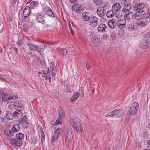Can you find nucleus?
I'll return each instance as SVG.
<instances>
[{
  "instance_id": "obj_23",
  "label": "nucleus",
  "mask_w": 150,
  "mask_h": 150,
  "mask_svg": "<svg viewBox=\"0 0 150 150\" xmlns=\"http://www.w3.org/2000/svg\"><path fill=\"white\" fill-rule=\"evenodd\" d=\"M26 117L24 116L19 121L20 124L21 125L27 128L28 126L27 121H26Z\"/></svg>"
},
{
  "instance_id": "obj_24",
  "label": "nucleus",
  "mask_w": 150,
  "mask_h": 150,
  "mask_svg": "<svg viewBox=\"0 0 150 150\" xmlns=\"http://www.w3.org/2000/svg\"><path fill=\"white\" fill-rule=\"evenodd\" d=\"M27 45L30 50L32 51H37L38 47L36 45H34L30 42H28Z\"/></svg>"
},
{
  "instance_id": "obj_61",
  "label": "nucleus",
  "mask_w": 150,
  "mask_h": 150,
  "mask_svg": "<svg viewBox=\"0 0 150 150\" xmlns=\"http://www.w3.org/2000/svg\"><path fill=\"white\" fill-rule=\"evenodd\" d=\"M147 143L149 145H150V138L149 139V140L147 141Z\"/></svg>"
},
{
  "instance_id": "obj_34",
  "label": "nucleus",
  "mask_w": 150,
  "mask_h": 150,
  "mask_svg": "<svg viewBox=\"0 0 150 150\" xmlns=\"http://www.w3.org/2000/svg\"><path fill=\"white\" fill-rule=\"evenodd\" d=\"M22 110H17L13 113L14 117H21L22 115V113L21 112Z\"/></svg>"
},
{
  "instance_id": "obj_50",
  "label": "nucleus",
  "mask_w": 150,
  "mask_h": 150,
  "mask_svg": "<svg viewBox=\"0 0 150 150\" xmlns=\"http://www.w3.org/2000/svg\"><path fill=\"white\" fill-rule=\"evenodd\" d=\"M108 37V36L107 34H104L102 37V39L103 40H106Z\"/></svg>"
},
{
  "instance_id": "obj_35",
  "label": "nucleus",
  "mask_w": 150,
  "mask_h": 150,
  "mask_svg": "<svg viewBox=\"0 0 150 150\" xmlns=\"http://www.w3.org/2000/svg\"><path fill=\"white\" fill-rule=\"evenodd\" d=\"M113 11L109 10L106 13V15L109 18H112L114 16V15H115V13Z\"/></svg>"
},
{
  "instance_id": "obj_10",
  "label": "nucleus",
  "mask_w": 150,
  "mask_h": 150,
  "mask_svg": "<svg viewBox=\"0 0 150 150\" xmlns=\"http://www.w3.org/2000/svg\"><path fill=\"white\" fill-rule=\"evenodd\" d=\"M62 129L60 128H57L54 132V134L52 138V141L54 142L57 140L58 138L61 135V132Z\"/></svg>"
},
{
  "instance_id": "obj_54",
  "label": "nucleus",
  "mask_w": 150,
  "mask_h": 150,
  "mask_svg": "<svg viewBox=\"0 0 150 150\" xmlns=\"http://www.w3.org/2000/svg\"><path fill=\"white\" fill-rule=\"evenodd\" d=\"M129 10L125 8H123L122 10V12L125 13L127 12Z\"/></svg>"
},
{
  "instance_id": "obj_22",
  "label": "nucleus",
  "mask_w": 150,
  "mask_h": 150,
  "mask_svg": "<svg viewBox=\"0 0 150 150\" xmlns=\"http://www.w3.org/2000/svg\"><path fill=\"white\" fill-rule=\"evenodd\" d=\"M45 16L44 15H40L38 16L37 20L39 23H41L44 25L47 24L44 21Z\"/></svg>"
},
{
  "instance_id": "obj_14",
  "label": "nucleus",
  "mask_w": 150,
  "mask_h": 150,
  "mask_svg": "<svg viewBox=\"0 0 150 150\" xmlns=\"http://www.w3.org/2000/svg\"><path fill=\"white\" fill-rule=\"evenodd\" d=\"M92 16H90L89 13L88 12H84L82 15V18L85 22L89 21Z\"/></svg>"
},
{
  "instance_id": "obj_1",
  "label": "nucleus",
  "mask_w": 150,
  "mask_h": 150,
  "mask_svg": "<svg viewBox=\"0 0 150 150\" xmlns=\"http://www.w3.org/2000/svg\"><path fill=\"white\" fill-rule=\"evenodd\" d=\"M24 137V134L19 133L16 134V137L11 139L10 141L11 144L15 146H21L22 144V139Z\"/></svg>"
},
{
  "instance_id": "obj_29",
  "label": "nucleus",
  "mask_w": 150,
  "mask_h": 150,
  "mask_svg": "<svg viewBox=\"0 0 150 150\" xmlns=\"http://www.w3.org/2000/svg\"><path fill=\"white\" fill-rule=\"evenodd\" d=\"M63 117V115L62 114H60L59 113V117L54 123L55 125H56L58 124H62Z\"/></svg>"
},
{
  "instance_id": "obj_9",
  "label": "nucleus",
  "mask_w": 150,
  "mask_h": 150,
  "mask_svg": "<svg viewBox=\"0 0 150 150\" xmlns=\"http://www.w3.org/2000/svg\"><path fill=\"white\" fill-rule=\"evenodd\" d=\"M98 19L96 16H92L88 21V24L91 26L94 27L98 25Z\"/></svg>"
},
{
  "instance_id": "obj_63",
  "label": "nucleus",
  "mask_w": 150,
  "mask_h": 150,
  "mask_svg": "<svg viewBox=\"0 0 150 150\" xmlns=\"http://www.w3.org/2000/svg\"><path fill=\"white\" fill-rule=\"evenodd\" d=\"M114 2H116L117 1V0H112Z\"/></svg>"
},
{
  "instance_id": "obj_40",
  "label": "nucleus",
  "mask_w": 150,
  "mask_h": 150,
  "mask_svg": "<svg viewBox=\"0 0 150 150\" xmlns=\"http://www.w3.org/2000/svg\"><path fill=\"white\" fill-rule=\"evenodd\" d=\"M46 45H42L38 47L37 50L38 52L42 51L45 48Z\"/></svg>"
},
{
  "instance_id": "obj_28",
  "label": "nucleus",
  "mask_w": 150,
  "mask_h": 150,
  "mask_svg": "<svg viewBox=\"0 0 150 150\" xmlns=\"http://www.w3.org/2000/svg\"><path fill=\"white\" fill-rule=\"evenodd\" d=\"M20 129V127L19 125L16 124L13 125L11 128V131L13 134L14 133H16L18 132Z\"/></svg>"
},
{
  "instance_id": "obj_49",
  "label": "nucleus",
  "mask_w": 150,
  "mask_h": 150,
  "mask_svg": "<svg viewBox=\"0 0 150 150\" xmlns=\"http://www.w3.org/2000/svg\"><path fill=\"white\" fill-rule=\"evenodd\" d=\"M68 26L69 28V30H70V31L71 32V34L72 35L74 34V32L73 31L72 28H71L70 22H69L68 23Z\"/></svg>"
},
{
  "instance_id": "obj_15",
  "label": "nucleus",
  "mask_w": 150,
  "mask_h": 150,
  "mask_svg": "<svg viewBox=\"0 0 150 150\" xmlns=\"http://www.w3.org/2000/svg\"><path fill=\"white\" fill-rule=\"evenodd\" d=\"M106 12V11L105 10V9H104L103 8L101 7L98 8L97 11L98 15L100 17L103 16L105 15Z\"/></svg>"
},
{
  "instance_id": "obj_3",
  "label": "nucleus",
  "mask_w": 150,
  "mask_h": 150,
  "mask_svg": "<svg viewBox=\"0 0 150 150\" xmlns=\"http://www.w3.org/2000/svg\"><path fill=\"white\" fill-rule=\"evenodd\" d=\"M106 115L107 117L116 118L120 117L125 114V110L122 109H117L108 113Z\"/></svg>"
},
{
  "instance_id": "obj_8",
  "label": "nucleus",
  "mask_w": 150,
  "mask_h": 150,
  "mask_svg": "<svg viewBox=\"0 0 150 150\" xmlns=\"http://www.w3.org/2000/svg\"><path fill=\"white\" fill-rule=\"evenodd\" d=\"M71 9L73 11H75L78 14H81L83 11L82 6L78 4H75L73 5Z\"/></svg>"
},
{
  "instance_id": "obj_33",
  "label": "nucleus",
  "mask_w": 150,
  "mask_h": 150,
  "mask_svg": "<svg viewBox=\"0 0 150 150\" xmlns=\"http://www.w3.org/2000/svg\"><path fill=\"white\" fill-rule=\"evenodd\" d=\"M14 117L13 113L12 114L11 112L9 111H8L6 114V117L7 119L9 120H12Z\"/></svg>"
},
{
  "instance_id": "obj_59",
  "label": "nucleus",
  "mask_w": 150,
  "mask_h": 150,
  "mask_svg": "<svg viewBox=\"0 0 150 150\" xmlns=\"http://www.w3.org/2000/svg\"><path fill=\"white\" fill-rule=\"evenodd\" d=\"M86 67L87 69H89L90 67L88 65H87V64H86Z\"/></svg>"
},
{
  "instance_id": "obj_45",
  "label": "nucleus",
  "mask_w": 150,
  "mask_h": 150,
  "mask_svg": "<svg viewBox=\"0 0 150 150\" xmlns=\"http://www.w3.org/2000/svg\"><path fill=\"white\" fill-rule=\"evenodd\" d=\"M109 7V4L108 3H106L103 4L101 7L103 8L105 10V9H107Z\"/></svg>"
},
{
  "instance_id": "obj_42",
  "label": "nucleus",
  "mask_w": 150,
  "mask_h": 150,
  "mask_svg": "<svg viewBox=\"0 0 150 150\" xmlns=\"http://www.w3.org/2000/svg\"><path fill=\"white\" fill-rule=\"evenodd\" d=\"M8 97V95H6L3 93L1 99L2 100L4 101H7Z\"/></svg>"
},
{
  "instance_id": "obj_16",
  "label": "nucleus",
  "mask_w": 150,
  "mask_h": 150,
  "mask_svg": "<svg viewBox=\"0 0 150 150\" xmlns=\"http://www.w3.org/2000/svg\"><path fill=\"white\" fill-rule=\"evenodd\" d=\"M50 71H52V75L53 76H55L57 74V69L54 67V62H51L50 65Z\"/></svg>"
},
{
  "instance_id": "obj_27",
  "label": "nucleus",
  "mask_w": 150,
  "mask_h": 150,
  "mask_svg": "<svg viewBox=\"0 0 150 150\" xmlns=\"http://www.w3.org/2000/svg\"><path fill=\"white\" fill-rule=\"evenodd\" d=\"M115 20L112 19L111 20H109L108 21V26L111 28H114L116 26V23L114 22Z\"/></svg>"
},
{
  "instance_id": "obj_5",
  "label": "nucleus",
  "mask_w": 150,
  "mask_h": 150,
  "mask_svg": "<svg viewBox=\"0 0 150 150\" xmlns=\"http://www.w3.org/2000/svg\"><path fill=\"white\" fill-rule=\"evenodd\" d=\"M120 5L119 3H117L115 4L112 7V10L115 13V16L117 18H120L122 15V14L121 13H120L119 11L121 8Z\"/></svg>"
},
{
  "instance_id": "obj_39",
  "label": "nucleus",
  "mask_w": 150,
  "mask_h": 150,
  "mask_svg": "<svg viewBox=\"0 0 150 150\" xmlns=\"http://www.w3.org/2000/svg\"><path fill=\"white\" fill-rule=\"evenodd\" d=\"M16 97L15 96H12L11 97H9L7 101L8 102L12 103L14 101V100L16 99Z\"/></svg>"
},
{
  "instance_id": "obj_60",
  "label": "nucleus",
  "mask_w": 150,
  "mask_h": 150,
  "mask_svg": "<svg viewBox=\"0 0 150 150\" xmlns=\"http://www.w3.org/2000/svg\"><path fill=\"white\" fill-rule=\"evenodd\" d=\"M123 8H125L127 9V10H130V9H129V8H128L126 6H124Z\"/></svg>"
},
{
  "instance_id": "obj_6",
  "label": "nucleus",
  "mask_w": 150,
  "mask_h": 150,
  "mask_svg": "<svg viewBox=\"0 0 150 150\" xmlns=\"http://www.w3.org/2000/svg\"><path fill=\"white\" fill-rule=\"evenodd\" d=\"M138 109V103L137 102H134L129 109V114L131 115H135L137 112Z\"/></svg>"
},
{
  "instance_id": "obj_26",
  "label": "nucleus",
  "mask_w": 150,
  "mask_h": 150,
  "mask_svg": "<svg viewBox=\"0 0 150 150\" xmlns=\"http://www.w3.org/2000/svg\"><path fill=\"white\" fill-rule=\"evenodd\" d=\"M149 43L148 42L143 39L140 43L139 46L143 49H146Z\"/></svg>"
},
{
  "instance_id": "obj_20",
  "label": "nucleus",
  "mask_w": 150,
  "mask_h": 150,
  "mask_svg": "<svg viewBox=\"0 0 150 150\" xmlns=\"http://www.w3.org/2000/svg\"><path fill=\"white\" fill-rule=\"evenodd\" d=\"M107 28V26L105 24L102 23L99 25L98 28V31L100 33H104L105 32Z\"/></svg>"
},
{
  "instance_id": "obj_62",
  "label": "nucleus",
  "mask_w": 150,
  "mask_h": 150,
  "mask_svg": "<svg viewBox=\"0 0 150 150\" xmlns=\"http://www.w3.org/2000/svg\"><path fill=\"white\" fill-rule=\"evenodd\" d=\"M92 91V93H93L94 92V89H93V91Z\"/></svg>"
},
{
  "instance_id": "obj_58",
  "label": "nucleus",
  "mask_w": 150,
  "mask_h": 150,
  "mask_svg": "<svg viewBox=\"0 0 150 150\" xmlns=\"http://www.w3.org/2000/svg\"><path fill=\"white\" fill-rule=\"evenodd\" d=\"M111 38L112 39V40H114L116 38L115 37V36H113L112 35V36H111Z\"/></svg>"
},
{
  "instance_id": "obj_32",
  "label": "nucleus",
  "mask_w": 150,
  "mask_h": 150,
  "mask_svg": "<svg viewBox=\"0 0 150 150\" xmlns=\"http://www.w3.org/2000/svg\"><path fill=\"white\" fill-rule=\"evenodd\" d=\"M135 8L137 9L142 10L144 7V5L143 3H137V4L134 6Z\"/></svg>"
},
{
  "instance_id": "obj_44",
  "label": "nucleus",
  "mask_w": 150,
  "mask_h": 150,
  "mask_svg": "<svg viewBox=\"0 0 150 150\" xmlns=\"http://www.w3.org/2000/svg\"><path fill=\"white\" fill-rule=\"evenodd\" d=\"M134 25L132 23H130L128 24V29L132 31L134 30Z\"/></svg>"
},
{
  "instance_id": "obj_46",
  "label": "nucleus",
  "mask_w": 150,
  "mask_h": 150,
  "mask_svg": "<svg viewBox=\"0 0 150 150\" xmlns=\"http://www.w3.org/2000/svg\"><path fill=\"white\" fill-rule=\"evenodd\" d=\"M38 1H34L31 2L30 5L32 7H34V6H36L38 5Z\"/></svg>"
},
{
  "instance_id": "obj_19",
  "label": "nucleus",
  "mask_w": 150,
  "mask_h": 150,
  "mask_svg": "<svg viewBox=\"0 0 150 150\" xmlns=\"http://www.w3.org/2000/svg\"><path fill=\"white\" fill-rule=\"evenodd\" d=\"M134 14L132 12L129 11L126 13L124 15V18L125 20H129L132 19L133 17Z\"/></svg>"
},
{
  "instance_id": "obj_53",
  "label": "nucleus",
  "mask_w": 150,
  "mask_h": 150,
  "mask_svg": "<svg viewBox=\"0 0 150 150\" xmlns=\"http://www.w3.org/2000/svg\"><path fill=\"white\" fill-rule=\"evenodd\" d=\"M146 16L147 17V18H148L150 19V10L149 11V10H148V12H147Z\"/></svg>"
},
{
  "instance_id": "obj_13",
  "label": "nucleus",
  "mask_w": 150,
  "mask_h": 150,
  "mask_svg": "<svg viewBox=\"0 0 150 150\" xmlns=\"http://www.w3.org/2000/svg\"><path fill=\"white\" fill-rule=\"evenodd\" d=\"M30 8L28 6H26L23 11V17L24 19L27 17L30 14Z\"/></svg>"
},
{
  "instance_id": "obj_18",
  "label": "nucleus",
  "mask_w": 150,
  "mask_h": 150,
  "mask_svg": "<svg viewBox=\"0 0 150 150\" xmlns=\"http://www.w3.org/2000/svg\"><path fill=\"white\" fill-rule=\"evenodd\" d=\"M13 105L15 108L17 110H22L23 109V104L18 101L14 102Z\"/></svg>"
},
{
  "instance_id": "obj_64",
  "label": "nucleus",
  "mask_w": 150,
  "mask_h": 150,
  "mask_svg": "<svg viewBox=\"0 0 150 150\" xmlns=\"http://www.w3.org/2000/svg\"><path fill=\"white\" fill-rule=\"evenodd\" d=\"M1 118L2 119H3V120H2V121H4V120L3 119H4V118H1Z\"/></svg>"
},
{
  "instance_id": "obj_2",
  "label": "nucleus",
  "mask_w": 150,
  "mask_h": 150,
  "mask_svg": "<svg viewBox=\"0 0 150 150\" xmlns=\"http://www.w3.org/2000/svg\"><path fill=\"white\" fill-rule=\"evenodd\" d=\"M79 120V119L78 118H76V119H73L72 118L69 119V121L73 128L78 133H80L83 131L82 125L78 121Z\"/></svg>"
},
{
  "instance_id": "obj_31",
  "label": "nucleus",
  "mask_w": 150,
  "mask_h": 150,
  "mask_svg": "<svg viewBox=\"0 0 150 150\" xmlns=\"http://www.w3.org/2000/svg\"><path fill=\"white\" fill-rule=\"evenodd\" d=\"M79 96V92L75 93L70 99L71 102H74L75 101Z\"/></svg>"
},
{
  "instance_id": "obj_52",
  "label": "nucleus",
  "mask_w": 150,
  "mask_h": 150,
  "mask_svg": "<svg viewBox=\"0 0 150 150\" xmlns=\"http://www.w3.org/2000/svg\"><path fill=\"white\" fill-rule=\"evenodd\" d=\"M83 89L84 88L82 86H81L79 89V91L82 94L83 97Z\"/></svg>"
},
{
  "instance_id": "obj_55",
  "label": "nucleus",
  "mask_w": 150,
  "mask_h": 150,
  "mask_svg": "<svg viewBox=\"0 0 150 150\" xmlns=\"http://www.w3.org/2000/svg\"><path fill=\"white\" fill-rule=\"evenodd\" d=\"M3 91L0 90V100L1 99V98H2V96L3 94Z\"/></svg>"
},
{
  "instance_id": "obj_38",
  "label": "nucleus",
  "mask_w": 150,
  "mask_h": 150,
  "mask_svg": "<svg viewBox=\"0 0 150 150\" xmlns=\"http://www.w3.org/2000/svg\"><path fill=\"white\" fill-rule=\"evenodd\" d=\"M59 52L61 55H66L67 52V50L66 49H60Z\"/></svg>"
},
{
  "instance_id": "obj_57",
  "label": "nucleus",
  "mask_w": 150,
  "mask_h": 150,
  "mask_svg": "<svg viewBox=\"0 0 150 150\" xmlns=\"http://www.w3.org/2000/svg\"><path fill=\"white\" fill-rule=\"evenodd\" d=\"M14 50L16 51V54H17L18 53L17 48L16 47H15L14 48Z\"/></svg>"
},
{
  "instance_id": "obj_37",
  "label": "nucleus",
  "mask_w": 150,
  "mask_h": 150,
  "mask_svg": "<svg viewBox=\"0 0 150 150\" xmlns=\"http://www.w3.org/2000/svg\"><path fill=\"white\" fill-rule=\"evenodd\" d=\"M144 39L146 40L149 42H150V33H147L146 34Z\"/></svg>"
},
{
  "instance_id": "obj_11",
  "label": "nucleus",
  "mask_w": 150,
  "mask_h": 150,
  "mask_svg": "<svg viewBox=\"0 0 150 150\" xmlns=\"http://www.w3.org/2000/svg\"><path fill=\"white\" fill-rule=\"evenodd\" d=\"M144 14L145 12L144 11H137L134 14L135 18L138 21L139 20L144 16Z\"/></svg>"
},
{
  "instance_id": "obj_25",
  "label": "nucleus",
  "mask_w": 150,
  "mask_h": 150,
  "mask_svg": "<svg viewBox=\"0 0 150 150\" xmlns=\"http://www.w3.org/2000/svg\"><path fill=\"white\" fill-rule=\"evenodd\" d=\"M45 13L47 16L52 17H54L55 16L51 9L50 8H45Z\"/></svg>"
},
{
  "instance_id": "obj_7",
  "label": "nucleus",
  "mask_w": 150,
  "mask_h": 150,
  "mask_svg": "<svg viewBox=\"0 0 150 150\" xmlns=\"http://www.w3.org/2000/svg\"><path fill=\"white\" fill-rule=\"evenodd\" d=\"M150 22V19L146 16H144L141 19L137 22V25L141 27L146 25L149 23Z\"/></svg>"
},
{
  "instance_id": "obj_51",
  "label": "nucleus",
  "mask_w": 150,
  "mask_h": 150,
  "mask_svg": "<svg viewBox=\"0 0 150 150\" xmlns=\"http://www.w3.org/2000/svg\"><path fill=\"white\" fill-rule=\"evenodd\" d=\"M38 134L40 133V132H43L42 127H41V126H38Z\"/></svg>"
},
{
  "instance_id": "obj_56",
  "label": "nucleus",
  "mask_w": 150,
  "mask_h": 150,
  "mask_svg": "<svg viewBox=\"0 0 150 150\" xmlns=\"http://www.w3.org/2000/svg\"><path fill=\"white\" fill-rule=\"evenodd\" d=\"M77 0H70V1L72 3H74L76 2Z\"/></svg>"
},
{
  "instance_id": "obj_30",
  "label": "nucleus",
  "mask_w": 150,
  "mask_h": 150,
  "mask_svg": "<svg viewBox=\"0 0 150 150\" xmlns=\"http://www.w3.org/2000/svg\"><path fill=\"white\" fill-rule=\"evenodd\" d=\"M121 3L124 4V6L131 9V4L130 3V1L129 0H122Z\"/></svg>"
},
{
  "instance_id": "obj_12",
  "label": "nucleus",
  "mask_w": 150,
  "mask_h": 150,
  "mask_svg": "<svg viewBox=\"0 0 150 150\" xmlns=\"http://www.w3.org/2000/svg\"><path fill=\"white\" fill-rule=\"evenodd\" d=\"M125 19H122L119 20L116 24L118 27L121 29L123 28L126 27V21Z\"/></svg>"
},
{
  "instance_id": "obj_36",
  "label": "nucleus",
  "mask_w": 150,
  "mask_h": 150,
  "mask_svg": "<svg viewBox=\"0 0 150 150\" xmlns=\"http://www.w3.org/2000/svg\"><path fill=\"white\" fill-rule=\"evenodd\" d=\"M4 133L5 135L9 137L13 136L14 135L13 132H11V130L9 129L6 130L4 131Z\"/></svg>"
},
{
  "instance_id": "obj_48",
  "label": "nucleus",
  "mask_w": 150,
  "mask_h": 150,
  "mask_svg": "<svg viewBox=\"0 0 150 150\" xmlns=\"http://www.w3.org/2000/svg\"><path fill=\"white\" fill-rule=\"evenodd\" d=\"M32 140V142L33 144H36L38 143V140L37 139H35V137L33 138Z\"/></svg>"
},
{
  "instance_id": "obj_47",
  "label": "nucleus",
  "mask_w": 150,
  "mask_h": 150,
  "mask_svg": "<svg viewBox=\"0 0 150 150\" xmlns=\"http://www.w3.org/2000/svg\"><path fill=\"white\" fill-rule=\"evenodd\" d=\"M85 34L87 36H91L92 34L91 32L87 30L86 31Z\"/></svg>"
},
{
  "instance_id": "obj_4",
  "label": "nucleus",
  "mask_w": 150,
  "mask_h": 150,
  "mask_svg": "<svg viewBox=\"0 0 150 150\" xmlns=\"http://www.w3.org/2000/svg\"><path fill=\"white\" fill-rule=\"evenodd\" d=\"M64 136L66 144H69L72 141L73 135L70 128H67L64 132Z\"/></svg>"
},
{
  "instance_id": "obj_21",
  "label": "nucleus",
  "mask_w": 150,
  "mask_h": 150,
  "mask_svg": "<svg viewBox=\"0 0 150 150\" xmlns=\"http://www.w3.org/2000/svg\"><path fill=\"white\" fill-rule=\"evenodd\" d=\"M92 41L93 45L96 46L99 45L100 43L98 36L96 35H94L93 37Z\"/></svg>"
},
{
  "instance_id": "obj_17",
  "label": "nucleus",
  "mask_w": 150,
  "mask_h": 150,
  "mask_svg": "<svg viewBox=\"0 0 150 150\" xmlns=\"http://www.w3.org/2000/svg\"><path fill=\"white\" fill-rule=\"evenodd\" d=\"M42 72H43V74H44V75H42L43 76L45 79L46 80L48 79L49 80V82H50L51 78L49 76L50 72L49 68L48 67L47 68V71L45 70H42Z\"/></svg>"
},
{
  "instance_id": "obj_43",
  "label": "nucleus",
  "mask_w": 150,
  "mask_h": 150,
  "mask_svg": "<svg viewBox=\"0 0 150 150\" xmlns=\"http://www.w3.org/2000/svg\"><path fill=\"white\" fill-rule=\"evenodd\" d=\"M94 2L98 6L101 5L103 3V0H94Z\"/></svg>"
},
{
  "instance_id": "obj_41",
  "label": "nucleus",
  "mask_w": 150,
  "mask_h": 150,
  "mask_svg": "<svg viewBox=\"0 0 150 150\" xmlns=\"http://www.w3.org/2000/svg\"><path fill=\"white\" fill-rule=\"evenodd\" d=\"M39 137H40L41 141L42 142L44 140L45 138V135L43 132H40L39 133Z\"/></svg>"
}]
</instances>
